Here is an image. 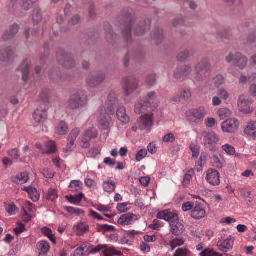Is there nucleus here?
Wrapping results in <instances>:
<instances>
[{
	"mask_svg": "<svg viewBox=\"0 0 256 256\" xmlns=\"http://www.w3.org/2000/svg\"><path fill=\"white\" fill-rule=\"evenodd\" d=\"M219 116L222 118H224L226 117H228L231 115L230 111L226 108H222L218 111Z\"/></svg>",
	"mask_w": 256,
	"mask_h": 256,
	"instance_id": "nucleus-52",
	"label": "nucleus"
},
{
	"mask_svg": "<svg viewBox=\"0 0 256 256\" xmlns=\"http://www.w3.org/2000/svg\"><path fill=\"white\" fill-rule=\"evenodd\" d=\"M89 228L88 226L84 224H79L78 228L77 234L78 235H82L84 234L86 231L88 230Z\"/></svg>",
	"mask_w": 256,
	"mask_h": 256,
	"instance_id": "nucleus-60",
	"label": "nucleus"
},
{
	"mask_svg": "<svg viewBox=\"0 0 256 256\" xmlns=\"http://www.w3.org/2000/svg\"><path fill=\"white\" fill-rule=\"evenodd\" d=\"M234 244V238L230 237L224 241L220 240L218 241L217 246L220 250L222 252H226L232 250Z\"/></svg>",
	"mask_w": 256,
	"mask_h": 256,
	"instance_id": "nucleus-19",
	"label": "nucleus"
},
{
	"mask_svg": "<svg viewBox=\"0 0 256 256\" xmlns=\"http://www.w3.org/2000/svg\"><path fill=\"white\" fill-rule=\"evenodd\" d=\"M28 194L31 200L34 202H38L40 198V194L38 192L37 190L34 187L32 188L30 193Z\"/></svg>",
	"mask_w": 256,
	"mask_h": 256,
	"instance_id": "nucleus-44",
	"label": "nucleus"
},
{
	"mask_svg": "<svg viewBox=\"0 0 256 256\" xmlns=\"http://www.w3.org/2000/svg\"><path fill=\"white\" fill-rule=\"evenodd\" d=\"M228 63L233 62L234 66L240 69H244L247 65L248 58L240 52H230L225 58Z\"/></svg>",
	"mask_w": 256,
	"mask_h": 256,
	"instance_id": "nucleus-8",
	"label": "nucleus"
},
{
	"mask_svg": "<svg viewBox=\"0 0 256 256\" xmlns=\"http://www.w3.org/2000/svg\"><path fill=\"white\" fill-rule=\"evenodd\" d=\"M32 59L30 57L26 58L20 66V70L22 75V79L26 83L28 80L30 68L32 65Z\"/></svg>",
	"mask_w": 256,
	"mask_h": 256,
	"instance_id": "nucleus-17",
	"label": "nucleus"
},
{
	"mask_svg": "<svg viewBox=\"0 0 256 256\" xmlns=\"http://www.w3.org/2000/svg\"><path fill=\"white\" fill-rule=\"evenodd\" d=\"M239 122L236 118H228L222 124V128L224 132L234 133L238 131Z\"/></svg>",
	"mask_w": 256,
	"mask_h": 256,
	"instance_id": "nucleus-10",
	"label": "nucleus"
},
{
	"mask_svg": "<svg viewBox=\"0 0 256 256\" xmlns=\"http://www.w3.org/2000/svg\"><path fill=\"white\" fill-rule=\"evenodd\" d=\"M103 187L106 192H112L115 190L116 184L114 181H106L104 182Z\"/></svg>",
	"mask_w": 256,
	"mask_h": 256,
	"instance_id": "nucleus-34",
	"label": "nucleus"
},
{
	"mask_svg": "<svg viewBox=\"0 0 256 256\" xmlns=\"http://www.w3.org/2000/svg\"><path fill=\"white\" fill-rule=\"evenodd\" d=\"M162 140L166 142H173L176 140V137L172 132H170L164 136Z\"/></svg>",
	"mask_w": 256,
	"mask_h": 256,
	"instance_id": "nucleus-59",
	"label": "nucleus"
},
{
	"mask_svg": "<svg viewBox=\"0 0 256 256\" xmlns=\"http://www.w3.org/2000/svg\"><path fill=\"white\" fill-rule=\"evenodd\" d=\"M190 148L192 152V157L198 158L200 153V146L196 143H192L190 146Z\"/></svg>",
	"mask_w": 256,
	"mask_h": 256,
	"instance_id": "nucleus-48",
	"label": "nucleus"
},
{
	"mask_svg": "<svg viewBox=\"0 0 256 256\" xmlns=\"http://www.w3.org/2000/svg\"><path fill=\"white\" fill-rule=\"evenodd\" d=\"M190 252L187 249L178 248L174 254V256H187Z\"/></svg>",
	"mask_w": 256,
	"mask_h": 256,
	"instance_id": "nucleus-61",
	"label": "nucleus"
},
{
	"mask_svg": "<svg viewBox=\"0 0 256 256\" xmlns=\"http://www.w3.org/2000/svg\"><path fill=\"white\" fill-rule=\"evenodd\" d=\"M151 37L155 41L156 43H160L163 40L162 30L160 28H155L152 32Z\"/></svg>",
	"mask_w": 256,
	"mask_h": 256,
	"instance_id": "nucleus-29",
	"label": "nucleus"
},
{
	"mask_svg": "<svg viewBox=\"0 0 256 256\" xmlns=\"http://www.w3.org/2000/svg\"><path fill=\"white\" fill-rule=\"evenodd\" d=\"M153 117L151 114H145L140 116L142 124L138 126L140 130H144L152 125Z\"/></svg>",
	"mask_w": 256,
	"mask_h": 256,
	"instance_id": "nucleus-23",
	"label": "nucleus"
},
{
	"mask_svg": "<svg viewBox=\"0 0 256 256\" xmlns=\"http://www.w3.org/2000/svg\"><path fill=\"white\" fill-rule=\"evenodd\" d=\"M14 52L10 46L2 48L0 50V60L4 62H8L12 60Z\"/></svg>",
	"mask_w": 256,
	"mask_h": 256,
	"instance_id": "nucleus-18",
	"label": "nucleus"
},
{
	"mask_svg": "<svg viewBox=\"0 0 256 256\" xmlns=\"http://www.w3.org/2000/svg\"><path fill=\"white\" fill-rule=\"evenodd\" d=\"M217 94L219 98L224 100H227L229 98V94L228 92L224 89H219L218 91Z\"/></svg>",
	"mask_w": 256,
	"mask_h": 256,
	"instance_id": "nucleus-58",
	"label": "nucleus"
},
{
	"mask_svg": "<svg viewBox=\"0 0 256 256\" xmlns=\"http://www.w3.org/2000/svg\"><path fill=\"white\" fill-rule=\"evenodd\" d=\"M8 154L14 159H18L20 158L19 150L18 148H12L8 150Z\"/></svg>",
	"mask_w": 256,
	"mask_h": 256,
	"instance_id": "nucleus-56",
	"label": "nucleus"
},
{
	"mask_svg": "<svg viewBox=\"0 0 256 256\" xmlns=\"http://www.w3.org/2000/svg\"><path fill=\"white\" fill-rule=\"evenodd\" d=\"M84 198V194L82 193H80L78 194L73 196H66V198L68 200L74 204H79L82 198Z\"/></svg>",
	"mask_w": 256,
	"mask_h": 256,
	"instance_id": "nucleus-32",
	"label": "nucleus"
},
{
	"mask_svg": "<svg viewBox=\"0 0 256 256\" xmlns=\"http://www.w3.org/2000/svg\"><path fill=\"white\" fill-rule=\"evenodd\" d=\"M48 78L54 84H60L65 80L64 78L62 76L61 72L58 69L50 70L49 72Z\"/></svg>",
	"mask_w": 256,
	"mask_h": 256,
	"instance_id": "nucleus-21",
	"label": "nucleus"
},
{
	"mask_svg": "<svg viewBox=\"0 0 256 256\" xmlns=\"http://www.w3.org/2000/svg\"><path fill=\"white\" fill-rule=\"evenodd\" d=\"M220 174L218 170L210 169L208 171L206 179L210 184L218 186L220 183Z\"/></svg>",
	"mask_w": 256,
	"mask_h": 256,
	"instance_id": "nucleus-22",
	"label": "nucleus"
},
{
	"mask_svg": "<svg viewBox=\"0 0 256 256\" xmlns=\"http://www.w3.org/2000/svg\"><path fill=\"white\" fill-rule=\"evenodd\" d=\"M103 252L105 256H107L110 254V256H122V252L120 251H117L114 248L108 247L106 250H104Z\"/></svg>",
	"mask_w": 256,
	"mask_h": 256,
	"instance_id": "nucleus-40",
	"label": "nucleus"
},
{
	"mask_svg": "<svg viewBox=\"0 0 256 256\" xmlns=\"http://www.w3.org/2000/svg\"><path fill=\"white\" fill-rule=\"evenodd\" d=\"M68 128L66 122L61 121L56 128V132L60 135L64 134L68 131Z\"/></svg>",
	"mask_w": 256,
	"mask_h": 256,
	"instance_id": "nucleus-37",
	"label": "nucleus"
},
{
	"mask_svg": "<svg viewBox=\"0 0 256 256\" xmlns=\"http://www.w3.org/2000/svg\"><path fill=\"white\" fill-rule=\"evenodd\" d=\"M206 114V112L205 109L203 108H200L191 110L188 117L191 122H196L198 120L204 119Z\"/></svg>",
	"mask_w": 256,
	"mask_h": 256,
	"instance_id": "nucleus-16",
	"label": "nucleus"
},
{
	"mask_svg": "<svg viewBox=\"0 0 256 256\" xmlns=\"http://www.w3.org/2000/svg\"><path fill=\"white\" fill-rule=\"evenodd\" d=\"M6 212L11 214H15V212L18 210L16 205L14 203L6 204Z\"/></svg>",
	"mask_w": 256,
	"mask_h": 256,
	"instance_id": "nucleus-54",
	"label": "nucleus"
},
{
	"mask_svg": "<svg viewBox=\"0 0 256 256\" xmlns=\"http://www.w3.org/2000/svg\"><path fill=\"white\" fill-rule=\"evenodd\" d=\"M122 22L124 27L122 31V36L128 42L132 40V28L134 27V32L136 36H144L150 29V21L149 19H145L136 24L134 12L132 9L126 8L123 10Z\"/></svg>",
	"mask_w": 256,
	"mask_h": 256,
	"instance_id": "nucleus-1",
	"label": "nucleus"
},
{
	"mask_svg": "<svg viewBox=\"0 0 256 256\" xmlns=\"http://www.w3.org/2000/svg\"><path fill=\"white\" fill-rule=\"evenodd\" d=\"M42 20V15L40 10L39 8H36L33 12V20L34 22H38Z\"/></svg>",
	"mask_w": 256,
	"mask_h": 256,
	"instance_id": "nucleus-41",
	"label": "nucleus"
},
{
	"mask_svg": "<svg viewBox=\"0 0 256 256\" xmlns=\"http://www.w3.org/2000/svg\"><path fill=\"white\" fill-rule=\"evenodd\" d=\"M87 102L86 92L79 90L71 96L68 102V106L70 110H76L84 108Z\"/></svg>",
	"mask_w": 256,
	"mask_h": 256,
	"instance_id": "nucleus-5",
	"label": "nucleus"
},
{
	"mask_svg": "<svg viewBox=\"0 0 256 256\" xmlns=\"http://www.w3.org/2000/svg\"><path fill=\"white\" fill-rule=\"evenodd\" d=\"M222 148L227 154L230 155H232L235 154L236 150L234 148L230 145L225 144L222 146Z\"/></svg>",
	"mask_w": 256,
	"mask_h": 256,
	"instance_id": "nucleus-62",
	"label": "nucleus"
},
{
	"mask_svg": "<svg viewBox=\"0 0 256 256\" xmlns=\"http://www.w3.org/2000/svg\"><path fill=\"white\" fill-rule=\"evenodd\" d=\"M245 134L252 138H256V122L252 121L248 123L244 130Z\"/></svg>",
	"mask_w": 256,
	"mask_h": 256,
	"instance_id": "nucleus-28",
	"label": "nucleus"
},
{
	"mask_svg": "<svg viewBox=\"0 0 256 256\" xmlns=\"http://www.w3.org/2000/svg\"><path fill=\"white\" fill-rule=\"evenodd\" d=\"M202 136L204 137V144L207 148H210V150H212L213 148L210 146L216 144L219 140L218 136L213 132H204L202 133Z\"/></svg>",
	"mask_w": 256,
	"mask_h": 256,
	"instance_id": "nucleus-14",
	"label": "nucleus"
},
{
	"mask_svg": "<svg viewBox=\"0 0 256 256\" xmlns=\"http://www.w3.org/2000/svg\"><path fill=\"white\" fill-rule=\"evenodd\" d=\"M121 83L125 95L128 96L138 88L139 80L134 76H130L123 78Z\"/></svg>",
	"mask_w": 256,
	"mask_h": 256,
	"instance_id": "nucleus-6",
	"label": "nucleus"
},
{
	"mask_svg": "<svg viewBox=\"0 0 256 256\" xmlns=\"http://www.w3.org/2000/svg\"><path fill=\"white\" fill-rule=\"evenodd\" d=\"M29 180L28 174L27 172H22L13 178L12 182L14 183L20 184L26 183Z\"/></svg>",
	"mask_w": 256,
	"mask_h": 256,
	"instance_id": "nucleus-27",
	"label": "nucleus"
},
{
	"mask_svg": "<svg viewBox=\"0 0 256 256\" xmlns=\"http://www.w3.org/2000/svg\"><path fill=\"white\" fill-rule=\"evenodd\" d=\"M105 79L106 74L104 72L90 74L86 79V83L89 87L94 88L102 84Z\"/></svg>",
	"mask_w": 256,
	"mask_h": 256,
	"instance_id": "nucleus-9",
	"label": "nucleus"
},
{
	"mask_svg": "<svg viewBox=\"0 0 256 256\" xmlns=\"http://www.w3.org/2000/svg\"><path fill=\"white\" fill-rule=\"evenodd\" d=\"M206 214V211L202 212H196L192 211L191 214V216L192 218L196 220H199L202 218L204 217Z\"/></svg>",
	"mask_w": 256,
	"mask_h": 256,
	"instance_id": "nucleus-55",
	"label": "nucleus"
},
{
	"mask_svg": "<svg viewBox=\"0 0 256 256\" xmlns=\"http://www.w3.org/2000/svg\"><path fill=\"white\" fill-rule=\"evenodd\" d=\"M192 68L189 65H183L178 67L174 74V77L178 81L182 82L192 72Z\"/></svg>",
	"mask_w": 256,
	"mask_h": 256,
	"instance_id": "nucleus-11",
	"label": "nucleus"
},
{
	"mask_svg": "<svg viewBox=\"0 0 256 256\" xmlns=\"http://www.w3.org/2000/svg\"><path fill=\"white\" fill-rule=\"evenodd\" d=\"M80 20V17L79 15L74 16L68 23V28H70L72 26L78 24Z\"/></svg>",
	"mask_w": 256,
	"mask_h": 256,
	"instance_id": "nucleus-53",
	"label": "nucleus"
},
{
	"mask_svg": "<svg viewBox=\"0 0 256 256\" xmlns=\"http://www.w3.org/2000/svg\"><path fill=\"white\" fill-rule=\"evenodd\" d=\"M46 146L48 148V150L46 152H42L43 154H51L56 152L57 148L54 142L52 140L48 142L46 144Z\"/></svg>",
	"mask_w": 256,
	"mask_h": 256,
	"instance_id": "nucleus-42",
	"label": "nucleus"
},
{
	"mask_svg": "<svg viewBox=\"0 0 256 256\" xmlns=\"http://www.w3.org/2000/svg\"><path fill=\"white\" fill-rule=\"evenodd\" d=\"M156 94L152 92L148 94L146 98L140 100V102L135 106V112L137 114L145 113L146 112H151L157 107L155 102Z\"/></svg>",
	"mask_w": 256,
	"mask_h": 256,
	"instance_id": "nucleus-4",
	"label": "nucleus"
},
{
	"mask_svg": "<svg viewBox=\"0 0 256 256\" xmlns=\"http://www.w3.org/2000/svg\"><path fill=\"white\" fill-rule=\"evenodd\" d=\"M247 103H249L248 101H246L244 100V96H240L239 98L238 104V106L240 108V110L245 112L247 113V112L244 109V106H246Z\"/></svg>",
	"mask_w": 256,
	"mask_h": 256,
	"instance_id": "nucleus-45",
	"label": "nucleus"
},
{
	"mask_svg": "<svg viewBox=\"0 0 256 256\" xmlns=\"http://www.w3.org/2000/svg\"><path fill=\"white\" fill-rule=\"evenodd\" d=\"M217 35L222 38L228 39L230 36V30L227 29H223L217 32Z\"/></svg>",
	"mask_w": 256,
	"mask_h": 256,
	"instance_id": "nucleus-46",
	"label": "nucleus"
},
{
	"mask_svg": "<svg viewBox=\"0 0 256 256\" xmlns=\"http://www.w3.org/2000/svg\"><path fill=\"white\" fill-rule=\"evenodd\" d=\"M58 62L66 68H72L76 67V62L72 54L59 49L56 52Z\"/></svg>",
	"mask_w": 256,
	"mask_h": 256,
	"instance_id": "nucleus-7",
	"label": "nucleus"
},
{
	"mask_svg": "<svg viewBox=\"0 0 256 256\" xmlns=\"http://www.w3.org/2000/svg\"><path fill=\"white\" fill-rule=\"evenodd\" d=\"M106 30V38L108 42L112 44H114L117 38L116 35L114 33L112 28L108 26V28L105 26Z\"/></svg>",
	"mask_w": 256,
	"mask_h": 256,
	"instance_id": "nucleus-30",
	"label": "nucleus"
},
{
	"mask_svg": "<svg viewBox=\"0 0 256 256\" xmlns=\"http://www.w3.org/2000/svg\"><path fill=\"white\" fill-rule=\"evenodd\" d=\"M181 98H183L184 100H188L192 96L190 91L188 89L184 90L180 94Z\"/></svg>",
	"mask_w": 256,
	"mask_h": 256,
	"instance_id": "nucleus-64",
	"label": "nucleus"
},
{
	"mask_svg": "<svg viewBox=\"0 0 256 256\" xmlns=\"http://www.w3.org/2000/svg\"><path fill=\"white\" fill-rule=\"evenodd\" d=\"M19 29L20 28L18 24H14L12 25L10 27L9 30L4 34L2 38L5 40H10L18 32Z\"/></svg>",
	"mask_w": 256,
	"mask_h": 256,
	"instance_id": "nucleus-24",
	"label": "nucleus"
},
{
	"mask_svg": "<svg viewBox=\"0 0 256 256\" xmlns=\"http://www.w3.org/2000/svg\"><path fill=\"white\" fill-rule=\"evenodd\" d=\"M136 217V215L132 213L122 214L118 220V223L122 226L129 224H130V222L133 220L134 218ZM134 220H136V218Z\"/></svg>",
	"mask_w": 256,
	"mask_h": 256,
	"instance_id": "nucleus-25",
	"label": "nucleus"
},
{
	"mask_svg": "<svg viewBox=\"0 0 256 256\" xmlns=\"http://www.w3.org/2000/svg\"><path fill=\"white\" fill-rule=\"evenodd\" d=\"M192 52L188 50H184L180 51L176 56L178 61L184 62L190 58Z\"/></svg>",
	"mask_w": 256,
	"mask_h": 256,
	"instance_id": "nucleus-31",
	"label": "nucleus"
},
{
	"mask_svg": "<svg viewBox=\"0 0 256 256\" xmlns=\"http://www.w3.org/2000/svg\"><path fill=\"white\" fill-rule=\"evenodd\" d=\"M38 0H22L23 7L26 10H28L32 8L34 4L36 3Z\"/></svg>",
	"mask_w": 256,
	"mask_h": 256,
	"instance_id": "nucleus-51",
	"label": "nucleus"
},
{
	"mask_svg": "<svg viewBox=\"0 0 256 256\" xmlns=\"http://www.w3.org/2000/svg\"><path fill=\"white\" fill-rule=\"evenodd\" d=\"M148 154L147 150L146 149H141L138 153L136 154V160L138 162H140Z\"/></svg>",
	"mask_w": 256,
	"mask_h": 256,
	"instance_id": "nucleus-57",
	"label": "nucleus"
},
{
	"mask_svg": "<svg viewBox=\"0 0 256 256\" xmlns=\"http://www.w3.org/2000/svg\"><path fill=\"white\" fill-rule=\"evenodd\" d=\"M38 248L43 254H46L50 250V246L47 242L41 241L38 244Z\"/></svg>",
	"mask_w": 256,
	"mask_h": 256,
	"instance_id": "nucleus-39",
	"label": "nucleus"
},
{
	"mask_svg": "<svg viewBox=\"0 0 256 256\" xmlns=\"http://www.w3.org/2000/svg\"><path fill=\"white\" fill-rule=\"evenodd\" d=\"M97 136L98 131L95 128H92L86 130L82 138L83 145L82 147L84 148H90V144L89 142L92 139L96 138Z\"/></svg>",
	"mask_w": 256,
	"mask_h": 256,
	"instance_id": "nucleus-13",
	"label": "nucleus"
},
{
	"mask_svg": "<svg viewBox=\"0 0 256 256\" xmlns=\"http://www.w3.org/2000/svg\"><path fill=\"white\" fill-rule=\"evenodd\" d=\"M50 96V90L48 89H43L40 94V99L44 102H48Z\"/></svg>",
	"mask_w": 256,
	"mask_h": 256,
	"instance_id": "nucleus-36",
	"label": "nucleus"
},
{
	"mask_svg": "<svg viewBox=\"0 0 256 256\" xmlns=\"http://www.w3.org/2000/svg\"><path fill=\"white\" fill-rule=\"evenodd\" d=\"M256 40V34L254 32L248 36L246 42L244 43V44L248 46H250L255 42Z\"/></svg>",
	"mask_w": 256,
	"mask_h": 256,
	"instance_id": "nucleus-63",
	"label": "nucleus"
},
{
	"mask_svg": "<svg viewBox=\"0 0 256 256\" xmlns=\"http://www.w3.org/2000/svg\"><path fill=\"white\" fill-rule=\"evenodd\" d=\"M100 116L99 118L100 124L104 130H108L112 122V118L110 115L113 114L108 112V110H104L102 108L100 110Z\"/></svg>",
	"mask_w": 256,
	"mask_h": 256,
	"instance_id": "nucleus-12",
	"label": "nucleus"
},
{
	"mask_svg": "<svg viewBox=\"0 0 256 256\" xmlns=\"http://www.w3.org/2000/svg\"><path fill=\"white\" fill-rule=\"evenodd\" d=\"M116 116L118 119L124 124H127L130 121V118L126 114L125 108L122 106H120L116 111Z\"/></svg>",
	"mask_w": 256,
	"mask_h": 256,
	"instance_id": "nucleus-26",
	"label": "nucleus"
},
{
	"mask_svg": "<svg viewBox=\"0 0 256 256\" xmlns=\"http://www.w3.org/2000/svg\"><path fill=\"white\" fill-rule=\"evenodd\" d=\"M48 118L46 108L40 106L34 113V118L35 121L38 123L44 122Z\"/></svg>",
	"mask_w": 256,
	"mask_h": 256,
	"instance_id": "nucleus-20",
	"label": "nucleus"
},
{
	"mask_svg": "<svg viewBox=\"0 0 256 256\" xmlns=\"http://www.w3.org/2000/svg\"><path fill=\"white\" fill-rule=\"evenodd\" d=\"M212 64L207 57H204L198 60L194 66L195 79L198 82H203L206 78L207 74L212 70Z\"/></svg>",
	"mask_w": 256,
	"mask_h": 256,
	"instance_id": "nucleus-3",
	"label": "nucleus"
},
{
	"mask_svg": "<svg viewBox=\"0 0 256 256\" xmlns=\"http://www.w3.org/2000/svg\"><path fill=\"white\" fill-rule=\"evenodd\" d=\"M64 210L67 211L68 212L72 214H76V216H80L83 214L84 213V210L79 208H76L72 206H66L64 208Z\"/></svg>",
	"mask_w": 256,
	"mask_h": 256,
	"instance_id": "nucleus-38",
	"label": "nucleus"
},
{
	"mask_svg": "<svg viewBox=\"0 0 256 256\" xmlns=\"http://www.w3.org/2000/svg\"><path fill=\"white\" fill-rule=\"evenodd\" d=\"M80 132V131L78 128L74 129L70 134L68 138V141L74 142V140H76V138L79 135Z\"/></svg>",
	"mask_w": 256,
	"mask_h": 256,
	"instance_id": "nucleus-47",
	"label": "nucleus"
},
{
	"mask_svg": "<svg viewBox=\"0 0 256 256\" xmlns=\"http://www.w3.org/2000/svg\"><path fill=\"white\" fill-rule=\"evenodd\" d=\"M213 82L214 86L218 88L224 82V78L222 75H218L213 79Z\"/></svg>",
	"mask_w": 256,
	"mask_h": 256,
	"instance_id": "nucleus-50",
	"label": "nucleus"
},
{
	"mask_svg": "<svg viewBox=\"0 0 256 256\" xmlns=\"http://www.w3.org/2000/svg\"><path fill=\"white\" fill-rule=\"evenodd\" d=\"M156 82V78L154 74H148L146 76L145 80V83L147 88H152L155 85Z\"/></svg>",
	"mask_w": 256,
	"mask_h": 256,
	"instance_id": "nucleus-35",
	"label": "nucleus"
},
{
	"mask_svg": "<svg viewBox=\"0 0 256 256\" xmlns=\"http://www.w3.org/2000/svg\"><path fill=\"white\" fill-rule=\"evenodd\" d=\"M200 254L202 256H222L220 254L214 252L213 250L210 249H206Z\"/></svg>",
	"mask_w": 256,
	"mask_h": 256,
	"instance_id": "nucleus-49",
	"label": "nucleus"
},
{
	"mask_svg": "<svg viewBox=\"0 0 256 256\" xmlns=\"http://www.w3.org/2000/svg\"><path fill=\"white\" fill-rule=\"evenodd\" d=\"M49 49L48 46V44H45L44 45V52L42 53L40 56V62L41 64H44L46 62V59L49 56Z\"/></svg>",
	"mask_w": 256,
	"mask_h": 256,
	"instance_id": "nucleus-33",
	"label": "nucleus"
},
{
	"mask_svg": "<svg viewBox=\"0 0 256 256\" xmlns=\"http://www.w3.org/2000/svg\"><path fill=\"white\" fill-rule=\"evenodd\" d=\"M46 198L54 202L58 198L56 190L55 189L50 188L49 190L46 195Z\"/></svg>",
	"mask_w": 256,
	"mask_h": 256,
	"instance_id": "nucleus-43",
	"label": "nucleus"
},
{
	"mask_svg": "<svg viewBox=\"0 0 256 256\" xmlns=\"http://www.w3.org/2000/svg\"><path fill=\"white\" fill-rule=\"evenodd\" d=\"M158 219L170 222V232L175 236H179L184 230V226L179 222L178 216L173 212L165 210L159 212L156 216Z\"/></svg>",
	"mask_w": 256,
	"mask_h": 256,
	"instance_id": "nucleus-2",
	"label": "nucleus"
},
{
	"mask_svg": "<svg viewBox=\"0 0 256 256\" xmlns=\"http://www.w3.org/2000/svg\"><path fill=\"white\" fill-rule=\"evenodd\" d=\"M118 103L117 94L114 92H111L108 96L107 100L106 102L104 110H108V112L113 113L114 107Z\"/></svg>",
	"mask_w": 256,
	"mask_h": 256,
	"instance_id": "nucleus-15",
	"label": "nucleus"
}]
</instances>
